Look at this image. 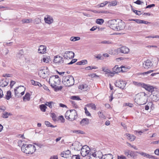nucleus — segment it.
Returning <instances> with one entry per match:
<instances>
[{
    "label": "nucleus",
    "mask_w": 159,
    "mask_h": 159,
    "mask_svg": "<svg viewBox=\"0 0 159 159\" xmlns=\"http://www.w3.org/2000/svg\"><path fill=\"white\" fill-rule=\"evenodd\" d=\"M125 136L127 137V138L129 140H130L131 141H134L135 139V137L133 135H130L129 134H125Z\"/></svg>",
    "instance_id": "obj_22"
},
{
    "label": "nucleus",
    "mask_w": 159,
    "mask_h": 159,
    "mask_svg": "<svg viewBox=\"0 0 159 159\" xmlns=\"http://www.w3.org/2000/svg\"><path fill=\"white\" fill-rule=\"evenodd\" d=\"M108 2L107 1H105L103 3H101L100 4H98L97 5V7H104L106 5Z\"/></svg>",
    "instance_id": "obj_35"
},
{
    "label": "nucleus",
    "mask_w": 159,
    "mask_h": 159,
    "mask_svg": "<svg viewBox=\"0 0 159 159\" xmlns=\"http://www.w3.org/2000/svg\"><path fill=\"white\" fill-rule=\"evenodd\" d=\"M21 149L23 152L26 154H31L35 151L36 148L34 145L32 144H23L21 147Z\"/></svg>",
    "instance_id": "obj_2"
},
{
    "label": "nucleus",
    "mask_w": 159,
    "mask_h": 159,
    "mask_svg": "<svg viewBox=\"0 0 159 159\" xmlns=\"http://www.w3.org/2000/svg\"><path fill=\"white\" fill-rule=\"evenodd\" d=\"M87 106L88 107H91V108L95 110L96 109V107L94 104V103H89L87 105Z\"/></svg>",
    "instance_id": "obj_34"
},
{
    "label": "nucleus",
    "mask_w": 159,
    "mask_h": 159,
    "mask_svg": "<svg viewBox=\"0 0 159 159\" xmlns=\"http://www.w3.org/2000/svg\"><path fill=\"white\" fill-rule=\"evenodd\" d=\"M65 118L70 121H73L77 117V114L75 110H67L65 114Z\"/></svg>",
    "instance_id": "obj_4"
},
{
    "label": "nucleus",
    "mask_w": 159,
    "mask_h": 159,
    "mask_svg": "<svg viewBox=\"0 0 159 159\" xmlns=\"http://www.w3.org/2000/svg\"><path fill=\"white\" fill-rule=\"evenodd\" d=\"M63 58L60 56H55L53 60V62L58 65L62 64L64 63Z\"/></svg>",
    "instance_id": "obj_10"
},
{
    "label": "nucleus",
    "mask_w": 159,
    "mask_h": 159,
    "mask_svg": "<svg viewBox=\"0 0 159 159\" xmlns=\"http://www.w3.org/2000/svg\"><path fill=\"white\" fill-rule=\"evenodd\" d=\"M55 104V103L53 102H47V103L46 104V105L49 107L50 108H52V105H53Z\"/></svg>",
    "instance_id": "obj_40"
},
{
    "label": "nucleus",
    "mask_w": 159,
    "mask_h": 159,
    "mask_svg": "<svg viewBox=\"0 0 159 159\" xmlns=\"http://www.w3.org/2000/svg\"><path fill=\"white\" fill-rule=\"evenodd\" d=\"M117 22L115 20H112L108 21L109 24L110 25L109 27L113 30L116 31V29L117 27Z\"/></svg>",
    "instance_id": "obj_11"
},
{
    "label": "nucleus",
    "mask_w": 159,
    "mask_h": 159,
    "mask_svg": "<svg viewBox=\"0 0 159 159\" xmlns=\"http://www.w3.org/2000/svg\"><path fill=\"white\" fill-rule=\"evenodd\" d=\"M49 82L51 87H54L56 85L60 84V79L58 75L52 76L49 78Z\"/></svg>",
    "instance_id": "obj_5"
},
{
    "label": "nucleus",
    "mask_w": 159,
    "mask_h": 159,
    "mask_svg": "<svg viewBox=\"0 0 159 159\" xmlns=\"http://www.w3.org/2000/svg\"><path fill=\"white\" fill-rule=\"evenodd\" d=\"M73 133L76 134H84V132L80 130H74L72 131Z\"/></svg>",
    "instance_id": "obj_44"
},
{
    "label": "nucleus",
    "mask_w": 159,
    "mask_h": 159,
    "mask_svg": "<svg viewBox=\"0 0 159 159\" xmlns=\"http://www.w3.org/2000/svg\"><path fill=\"white\" fill-rule=\"evenodd\" d=\"M118 51L120 52L121 53L127 54L129 51V49L127 47L125 46H123L117 49Z\"/></svg>",
    "instance_id": "obj_15"
},
{
    "label": "nucleus",
    "mask_w": 159,
    "mask_h": 159,
    "mask_svg": "<svg viewBox=\"0 0 159 159\" xmlns=\"http://www.w3.org/2000/svg\"><path fill=\"white\" fill-rule=\"evenodd\" d=\"M19 88H20V86L17 87L14 89L15 94V96L18 97H19L20 96V95L19 93V92L17 91V89H18Z\"/></svg>",
    "instance_id": "obj_30"
},
{
    "label": "nucleus",
    "mask_w": 159,
    "mask_h": 159,
    "mask_svg": "<svg viewBox=\"0 0 159 159\" xmlns=\"http://www.w3.org/2000/svg\"><path fill=\"white\" fill-rule=\"evenodd\" d=\"M62 82L66 86L70 87L74 84V79L71 75L64 76L63 77Z\"/></svg>",
    "instance_id": "obj_3"
},
{
    "label": "nucleus",
    "mask_w": 159,
    "mask_h": 159,
    "mask_svg": "<svg viewBox=\"0 0 159 159\" xmlns=\"http://www.w3.org/2000/svg\"><path fill=\"white\" fill-rule=\"evenodd\" d=\"M102 155V157H98L99 159H113V156L110 154Z\"/></svg>",
    "instance_id": "obj_17"
},
{
    "label": "nucleus",
    "mask_w": 159,
    "mask_h": 159,
    "mask_svg": "<svg viewBox=\"0 0 159 159\" xmlns=\"http://www.w3.org/2000/svg\"><path fill=\"white\" fill-rule=\"evenodd\" d=\"M148 97L144 92H141L137 94L134 99V102L139 105L145 104L148 101Z\"/></svg>",
    "instance_id": "obj_1"
},
{
    "label": "nucleus",
    "mask_w": 159,
    "mask_h": 159,
    "mask_svg": "<svg viewBox=\"0 0 159 159\" xmlns=\"http://www.w3.org/2000/svg\"><path fill=\"white\" fill-rule=\"evenodd\" d=\"M9 80L7 79H3L0 81V87H3L7 86L9 83Z\"/></svg>",
    "instance_id": "obj_16"
},
{
    "label": "nucleus",
    "mask_w": 159,
    "mask_h": 159,
    "mask_svg": "<svg viewBox=\"0 0 159 159\" xmlns=\"http://www.w3.org/2000/svg\"><path fill=\"white\" fill-rule=\"evenodd\" d=\"M153 66L151 61L149 59H148L144 61L143 63V66L145 69H148L150 68Z\"/></svg>",
    "instance_id": "obj_12"
},
{
    "label": "nucleus",
    "mask_w": 159,
    "mask_h": 159,
    "mask_svg": "<svg viewBox=\"0 0 159 159\" xmlns=\"http://www.w3.org/2000/svg\"><path fill=\"white\" fill-rule=\"evenodd\" d=\"M49 74V70L47 68L40 70L39 71V75L43 78H46Z\"/></svg>",
    "instance_id": "obj_9"
},
{
    "label": "nucleus",
    "mask_w": 159,
    "mask_h": 159,
    "mask_svg": "<svg viewBox=\"0 0 159 159\" xmlns=\"http://www.w3.org/2000/svg\"><path fill=\"white\" fill-rule=\"evenodd\" d=\"M77 61V59H72L70 62L69 63H65V64H68V65H71L73 64L74 63H75V62Z\"/></svg>",
    "instance_id": "obj_47"
},
{
    "label": "nucleus",
    "mask_w": 159,
    "mask_h": 159,
    "mask_svg": "<svg viewBox=\"0 0 159 159\" xmlns=\"http://www.w3.org/2000/svg\"><path fill=\"white\" fill-rule=\"evenodd\" d=\"M126 82L122 80H116L115 84L116 87L122 89H124Z\"/></svg>",
    "instance_id": "obj_8"
},
{
    "label": "nucleus",
    "mask_w": 159,
    "mask_h": 159,
    "mask_svg": "<svg viewBox=\"0 0 159 159\" xmlns=\"http://www.w3.org/2000/svg\"><path fill=\"white\" fill-rule=\"evenodd\" d=\"M49 57H43L42 59L41 60V61L46 63H47L50 61V59L49 58Z\"/></svg>",
    "instance_id": "obj_29"
},
{
    "label": "nucleus",
    "mask_w": 159,
    "mask_h": 159,
    "mask_svg": "<svg viewBox=\"0 0 159 159\" xmlns=\"http://www.w3.org/2000/svg\"><path fill=\"white\" fill-rule=\"evenodd\" d=\"M56 85L54 87H52V88H54V90L55 91H57L59 90H61L62 89V87L60 86L59 87L57 86Z\"/></svg>",
    "instance_id": "obj_36"
},
{
    "label": "nucleus",
    "mask_w": 159,
    "mask_h": 159,
    "mask_svg": "<svg viewBox=\"0 0 159 159\" xmlns=\"http://www.w3.org/2000/svg\"><path fill=\"white\" fill-rule=\"evenodd\" d=\"M104 22V20L102 19H97L96 20V22L98 24L102 25Z\"/></svg>",
    "instance_id": "obj_41"
},
{
    "label": "nucleus",
    "mask_w": 159,
    "mask_h": 159,
    "mask_svg": "<svg viewBox=\"0 0 159 159\" xmlns=\"http://www.w3.org/2000/svg\"><path fill=\"white\" fill-rule=\"evenodd\" d=\"M46 47L44 45H40L38 50V53L41 54H44L46 52Z\"/></svg>",
    "instance_id": "obj_18"
},
{
    "label": "nucleus",
    "mask_w": 159,
    "mask_h": 159,
    "mask_svg": "<svg viewBox=\"0 0 159 159\" xmlns=\"http://www.w3.org/2000/svg\"><path fill=\"white\" fill-rule=\"evenodd\" d=\"M32 19H23L21 20V22L23 23H29L32 22Z\"/></svg>",
    "instance_id": "obj_37"
},
{
    "label": "nucleus",
    "mask_w": 159,
    "mask_h": 159,
    "mask_svg": "<svg viewBox=\"0 0 159 159\" xmlns=\"http://www.w3.org/2000/svg\"><path fill=\"white\" fill-rule=\"evenodd\" d=\"M70 151L69 150H67L65 151H63L61 153V157H65L67 158L69 157L70 154Z\"/></svg>",
    "instance_id": "obj_20"
},
{
    "label": "nucleus",
    "mask_w": 159,
    "mask_h": 159,
    "mask_svg": "<svg viewBox=\"0 0 159 159\" xmlns=\"http://www.w3.org/2000/svg\"><path fill=\"white\" fill-rule=\"evenodd\" d=\"M117 3L116 1H113L110 3V5L111 6H115L116 5Z\"/></svg>",
    "instance_id": "obj_60"
},
{
    "label": "nucleus",
    "mask_w": 159,
    "mask_h": 159,
    "mask_svg": "<svg viewBox=\"0 0 159 159\" xmlns=\"http://www.w3.org/2000/svg\"><path fill=\"white\" fill-rule=\"evenodd\" d=\"M125 154L128 157H129V154H130V151L129 150H127V151H125L124 152Z\"/></svg>",
    "instance_id": "obj_57"
},
{
    "label": "nucleus",
    "mask_w": 159,
    "mask_h": 159,
    "mask_svg": "<svg viewBox=\"0 0 159 159\" xmlns=\"http://www.w3.org/2000/svg\"><path fill=\"white\" fill-rule=\"evenodd\" d=\"M134 21H135L136 23L138 24L142 23L141 21H142V20L138 19H135V20H134Z\"/></svg>",
    "instance_id": "obj_63"
},
{
    "label": "nucleus",
    "mask_w": 159,
    "mask_h": 159,
    "mask_svg": "<svg viewBox=\"0 0 159 159\" xmlns=\"http://www.w3.org/2000/svg\"><path fill=\"white\" fill-rule=\"evenodd\" d=\"M145 38H157L159 39V35H155L154 36H147L145 37Z\"/></svg>",
    "instance_id": "obj_54"
},
{
    "label": "nucleus",
    "mask_w": 159,
    "mask_h": 159,
    "mask_svg": "<svg viewBox=\"0 0 159 159\" xmlns=\"http://www.w3.org/2000/svg\"><path fill=\"white\" fill-rule=\"evenodd\" d=\"M20 88H21L22 89H21V90H22L23 91L22 92H21V93H20L21 95H20V97H21V96H22L25 93V88L23 86H20Z\"/></svg>",
    "instance_id": "obj_43"
},
{
    "label": "nucleus",
    "mask_w": 159,
    "mask_h": 159,
    "mask_svg": "<svg viewBox=\"0 0 159 159\" xmlns=\"http://www.w3.org/2000/svg\"><path fill=\"white\" fill-rule=\"evenodd\" d=\"M100 154V155H102V153L101 151H98L97 153H94L93 154L92 156L94 157H97V154Z\"/></svg>",
    "instance_id": "obj_51"
},
{
    "label": "nucleus",
    "mask_w": 159,
    "mask_h": 159,
    "mask_svg": "<svg viewBox=\"0 0 159 159\" xmlns=\"http://www.w3.org/2000/svg\"><path fill=\"white\" fill-rule=\"evenodd\" d=\"M132 10L137 15H141L140 11L134 10L133 9H132Z\"/></svg>",
    "instance_id": "obj_49"
},
{
    "label": "nucleus",
    "mask_w": 159,
    "mask_h": 159,
    "mask_svg": "<svg viewBox=\"0 0 159 159\" xmlns=\"http://www.w3.org/2000/svg\"><path fill=\"white\" fill-rule=\"evenodd\" d=\"M74 53L71 51H66L64 53L62 54V56L64 58L67 59H72L74 57Z\"/></svg>",
    "instance_id": "obj_7"
},
{
    "label": "nucleus",
    "mask_w": 159,
    "mask_h": 159,
    "mask_svg": "<svg viewBox=\"0 0 159 159\" xmlns=\"http://www.w3.org/2000/svg\"><path fill=\"white\" fill-rule=\"evenodd\" d=\"M89 76L90 77H91L93 78H94V77H98V76L96 74H95V73H93V74H91L90 75H89Z\"/></svg>",
    "instance_id": "obj_59"
},
{
    "label": "nucleus",
    "mask_w": 159,
    "mask_h": 159,
    "mask_svg": "<svg viewBox=\"0 0 159 159\" xmlns=\"http://www.w3.org/2000/svg\"><path fill=\"white\" fill-rule=\"evenodd\" d=\"M138 152L130 151L129 156L131 157H134L137 156L136 153H138Z\"/></svg>",
    "instance_id": "obj_31"
},
{
    "label": "nucleus",
    "mask_w": 159,
    "mask_h": 159,
    "mask_svg": "<svg viewBox=\"0 0 159 159\" xmlns=\"http://www.w3.org/2000/svg\"><path fill=\"white\" fill-rule=\"evenodd\" d=\"M23 99L24 101H25L26 100V101H29L30 99V94L29 93H26L25 96L23 97Z\"/></svg>",
    "instance_id": "obj_26"
},
{
    "label": "nucleus",
    "mask_w": 159,
    "mask_h": 159,
    "mask_svg": "<svg viewBox=\"0 0 159 159\" xmlns=\"http://www.w3.org/2000/svg\"><path fill=\"white\" fill-rule=\"evenodd\" d=\"M31 82L32 84L33 85H36V86H38L39 87H41L42 86V85L39 82L35 81L33 80H31Z\"/></svg>",
    "instance_id": "obj_27"
},
{
    "label": "nucleus",
    "mask_w": 159,
    "mask_h": 159,
    "mask_svg": "<svg viewBox=\"0 0 159 159\" xmlns=\"http://www.w3.org/2000/svg\"><path fill=\"white\" fill-rule=\"evenodd\" d=\"M39 107L41 110L43 112H45L46 109L47 108V107L44 104H41L40 105Z\"/></svg>",
    "instance_id": "obj_32"
},
{
    "label": "nucleus",
    "mask_w": 159,
    "mask_h": 159,
    "mask_svg": "<svg viewBox=\"0 0 159 159\" xmlns=\"http://www.w3.org/2000/svg\"><path fill=\"white\" fill-rule=\"evenodd\" d=\"M51 117L54 121L56 120V116L55 113H53L51 114Z\"/></svg>",
    "instance_id": "obj_53"
},
{
    "label": "nucleus",
    "mask_w": 159,
    "mask_h": 159,
    "mask_svg": "<svg viewBox=\"0 0 159 159\" xmlns=\"http://www.w3.org/2000/svg\"><path fill=\"white\" fill-rule=\"evenodd\" d=\"M133 83L134 85L141 87H142V84H143V83L138 82L135 81H133Z\"/></svg>",
    "instance_id": "obj_39"
},
{
    "label": "nucleus",
    "mask_w": 159,
    "mask_h": 159,
    "mask_svg": "<svg viewBox=\"0 0 159 159\" xmlns=\"http://www.w3.org/2000/svg\"><path fill=\"white\" fill-rule=\"evenodd\" d=\"M117 159H126V157L125 156L121 155L120 156H117Z\"/></svg>",
    "instance_id": "obj_56"
},
{
    "label": "nucleus",
    "mask_w": 159,
    "mask_h": 159,
    "mask_svg": "<svg viewBox=\"0 0 159 159\" xmlns=\"http://www.w3.org/2000/svg\"><path fill=\"white\" fill-rule=\"evenodd\" d=\"M124 67H119L118 66H115L113 68V71H114L116 74L120 72L121 71H124L122 69V68H124Z\"/></svg>",
    "instance_id": "obj_19"
},
{
    "label": "nucleus",
    "mask_w": 159,
    "mask_h": 159,
    "mask_svg": "<svg viewBox=\"0 0 159 159\" xmlns=\"http://www.w3.org/2000/svg\"><path fill=\"white\" fill-rule=\"evenodd\" d=\"M71 98L74 100H81L80 98L78 96H72L71 97Z\"/></svg>",
    "instance_id": "obj_46"
},
{
    "label": "nucleus",
    "mask_w": 159,
    "mask_h": 159,
    "mask_svg": "<svg viewBox=\"0 0 159 159\" xmlns=\"http://www.w3.org/2000/svg\"><path fill=\"white\" fill-rule=\"evenodd\" d=\"M11 114L10 113H9L7 112H4L2 115V117L4 118H7Z\"/></svg>",
    "instance_id": "obj_33"
},
{
    "label": "nucleus",
    "mask_w": 159,
    "mask_h": 159,
    "mask_svg": "<svg viewBox=\"0 0 159 159\" xmlns=\"http://www.w3.org/2000/svg\"><path fill=\"white\" fill-rule=\"evenodd\" d=\"M44 20L46 23L48 24H51L53 21V19L49 16H47V17H45Z\"/></svg>",
    "instance_id": "obj_21"
},
{
    "label": "nucleus",
    "mask_w": 159,
    "mask_h": 159,
    "mask_svg": "<svg viewBox=\"0 0 159 159\" xmlns=\"http://www.w3.org/2000/svg\"><path fill=\"white\" fill-rule=\"evenodd\" d=\"M150 96L153 101H157L159 100V92L156 89L151 92Z\"/></svg>",
    "instance_id": "obj_6"
},
{
    "label": "nucleus",
    "mask_w": 159,
    "mask_h": 159,
    "mask_svg": "<svg viewBox=\"0 0 159 159\" xmlns=\"http://www.w3.org/2000/svg\"><path fill=\"white\" fill-rule=\"evenodd\" d=\"M142 87L146 90L151 93L156 89L152 86L143 83L142 84Z\"/></svg>",
    "instance_id": "obj_14"
},
{
    "label": "nucleus",
    "mask_w": 159,
    "mask_h": 159,
    "mask_svg": "<svg viewBox=\"0 0 159 159\" xmlns=\"http://www.w3.org/2000/svg\"><path fill=\"white\" fill-rule=\"evenodd\" d=\"M89 120L88 118H84L80 122V124L82 126L84 125L89 124Z\"/></svg>",
    "instance_id": "obj_23"
},
{
    "label": "nucleus",
    "mask_w": 159,
    "mask_h": 159,
    "mask_svg": "<svg viewBox=\"0 0 159 159\" xmlns=\"http://www.w3.org/2000/svg\"><path fill=\"white\" fill-rule=\"evenodd\" d=\"M98 116L100 118H101L103 119H105L106 116L105 115L103 114V113L100 111H99L98 112Z\"/></svg>",
    "instance_id": "obj_42"
},
{
    "label": "nucleus",
    "mask_w": 159,
    "mask_h": 159,
    "mask_svg": "<svg viewBox=\"0 0 159 159\" xmlns=\"http://www.w3.org/2000/svg\"><path fill=\"white\" fill-rule=\"evenodd\" d=\"M115 74H116L114 71H113V72H111L110 71V73L107 75V76L108 77H112Z\"/></svg>",
    "instance_id": "obj_55"
},
{
    "label": "nucleus",
    "mask_w": 159,
    "mask_h": 159,
    "mask_svg": "<svg viewBox=\"0 0 159 159\" xmlns=\"http://www.w3.org/2000/svg\"><path fill=\"white\" fill-rule=\"evenodd\" d=\"M71 159H80V158L79 155H74L72 157Z\"/></svg>",
    "instance_id": "obj_52"
},
{
    "label": "nucleus",
    "mask_w": 159,
    "mask_h": 159,
    "mask_svg": "<svg viewBox=\"0 0 159 159\" xmlns=\"http://www.w3.org/2000/svg\"><path fill=\"white\" fill-rule=\"evenodd\" d=\"M84 110H85V112L86 115L87 116H90L91 115L87 110V108L85 107L84 108Z\"/></svg>",
    "instance_id": "obj_48"
},
{
    "label": "nucleus",
    "mask_w": 159,
    "mask_h": 159,
    "mask_svg": "<svg viewBox=\"0 0 159 159\" xmlns=\"http://www.w3.org/2000/svg\"><path fill=\"white\" fill-rule=\"evenodd\" d=\"M5 98L7 100H9L11 97V92L10 91H7L5 96Z\"/></svg>",
    "instance_id": "obj_28"
},
{
    "label": "nucleus",
    "mask_w": 159,
    "mask_h": 159,
    "mask_svg": "<svg viewBox=\"0 0 159 159\" xmlns=\"http://www.w3.org/2000/svg\"><path fill=\"white\" fill-rule=\"evenodd\" d=\"M101 43H103V44H110L111 43L109 41H104L101 42Z\"/></svg>",
    "instance_id": "obj_64"
},
{
    "label": "nucleus",
    "mask_w": 159,
    "mask_h": 159,
    "mask_svg": "<svg viewBox=\"0 0 159 159\" xmlns=\"http://www.w3.org/2000/svg\"><path fill=\"white\" fill-rule=\"evenodd\" d=\"M78 88L79 89H80L81 90H83L84 91L87 90L89 89L87 85L86 84H84L79 85Z\"/></svg>",
    "instance_id": "obj_24"
},
{
    "label": "nucleus",
    "mask_w": 159,
    "mask_h": 159,
    "mask_svg": "<svg viewBox=\"0 0 159 159\" xmlns=\"http://www.w3.org/2000/svg\"><path fill=\"white\" fill-rule=\"evenodd\" d=\"M59 119L61 121V122L64 123V119L63 116H59Z\"/></svg>",
    "instance_id": "obj_58"
},
{
    "label": "nucleus",
    "mask_w": 159,
    "mask_h": 159,
    "mask_svg": "<svg viewBox=\"0 0 159 159\" xmlns=\"http://www.w3.org/2000/svg\"><path fill=\"white\" fill-rule=\"evenodd\" d=\"M6 110V108L4 106H2L0 107V112L4 111Z\"/></svg>",
    "instance_id": "obj_61"
},
{
    "label": "nucleus",
    "mask_w": 159,
    "mask_h": 159,
    "mask_svg": "<svg viewBox=\"0 0 159 159\" xmlns=\"http://www.w3.org/2000/svg\"><path fill=\"white\" fill-rule=\"evenodd\" d=\"M88 63L86 60H83L80 61H78L76 63L77 65H81L86 64Z\"/></svg>",
    "instance_id": "obj_25"
},
{
    "label": "nucleus",
    "mask_w": 159,
    "mask_h": 159,
    "mask_svg": "<svg viewBox=\"0 0 159 159\" xmlns=\"http://www.w3.org/2000/svg\"><path fill=\"white\" fill-rule=\"evenodd\" d=\"M145 157L148 158H155V157L151 155H150L148 154L145 153L144 157Z\"/></svg>",
    "instance_id": "obj_45"
},
{
    "label": "nucleus",
    "mask_w": 159,
    "mask_h": 159,
    "mask_svg": "<svg viewBox=\"0 0 159 159\" xmlns=\"http://www.w3.org/2000/svg\"><path fill=\"white\" fill-rule=\"evenodd\" d=\"M36 24H39L40 22H41V19L39 18H36L35 20Z\"/></svg>",
    "instance_id": "obj_62"
},
{
    "label": "nucleus",
    "mask_w": 159,
    "mask_h": 159,
    "mask_svg": "<svg viewBox=\"0 0 159 159\" xmlns=\"http://www.w3.org/2000/svg\"><path fill=\"white\" fill-rule=\"evenodd\" d=\"M80 37H71L70 38V40L71 41H75L80 40Z\"/></svg>",
    "instance_id": "obj_38"
},
{
    "label": "nucleus",
    "mask_w": 159,
    "mask_h": 159,
    "mask_svg": "<svg viewBox=\"0 0 159 159\" xmlns=\"http://www.w3.org/2000/svg\"><path fill=\"white\" fill-rule=\"evenodd\" d=\"M125 27V23L122 20L117 22V27L116 29V31L122 30L124 29Z\"/></svg>",
    "instance_id": "obj_13"
},
{
    "label": "nucleus",
    "mask_w": 159,
    "mask_h": 159,
    "mask_svg": "<svg viewBox=\"0 0 159 159\" xmlns=\"http://www.w3.org/2000/svg\"><path fill=\"white\" fill-rule=\"evenodd\" d=\"M84 148H85V149L86 152L88 153H89L90 150L88 146L86 145L84 146Z\"/></svg>",
    "instance_id": "obj_50"
}]
</instances>
